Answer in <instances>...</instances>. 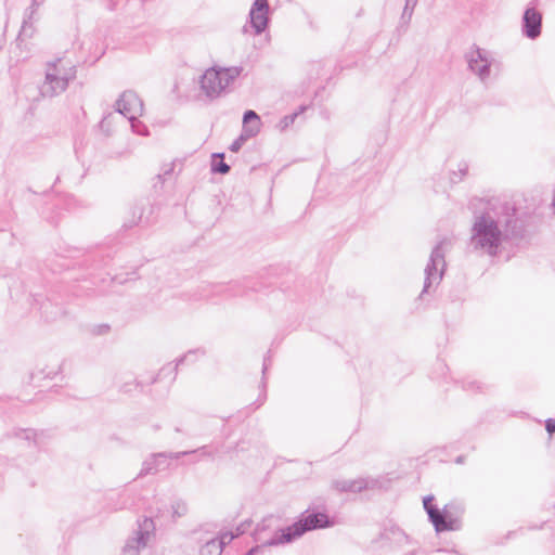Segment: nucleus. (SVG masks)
<instances>
[{"mask_svg": "<svg viewBox=\"0 0 555 555\" xmlns=\"http://www.w3.org/2000/svg\"><path fill=\"white\" fill-rule=\"evenodd\" d=\"M515 206L500 203L475 217L469 246L489 256H496L503 241H520L526 235L524 221L516 216Z\"/></svg>", "mask_w": 555, "mask_h": 555, "instance_id": "1", "label": "nucleus"}, {"mask_svg": "<svg viewBox=\"0 0 555 555\" xmlns=\"http://www.w3.org/2000/svg\"><path fill=\"white\" fill-rule=\"evenodd\" d=\"M336 524L335 516H331L326 511L325 500L319 498L298 516L296 521L285 528H280L260 545L249 548L245 555H256L269 546L291 543L307 532L332 528Z\"/></svg>", "mask_w": 555, "mask_h": 555, "instance_id": "2", "label": "nucleus"}, {"mask_svg": "<svg viewBox=\"0 0 555 555\" xmlns=\"http://www.w3.org/2000/svg\"><path fill=\"white\" fill-rule=\"evenodd\" d=\"M242 66L211 67L201 77V89L210 100L217 99L242 74Z\"/></svg>", "mask_w": 555, "mask_h": 555, "instance_id": "3", "label": "nucleus"}, {"mask_svg": "<svg viewBox=\"0 0 555 555\" xmlns=\"http://www.w3.org/2000/svg\"><path fill=\"white\" fill-rule=\"evenodd\" d=\"M466 506L461 501H451L438 511H430L429 521L437 533L446 531H460L464 527L463 517Z\"/></svg>", "mask_w": 555, "mask_h": 555, "instance_id": "4", "label": "nucleus"}, {"mask_svg": "<svg viewBox=\"0 0 555 555\" xmlns=\"http://www.w3.org/2000/svg\"><path fill=\"white\" fill-rule=\"evenodd\" d=\"M61 59L49 63L48 70L46 73V79L39 87V92L43 98H53L65 91L68 87L69 80L74 79L75 73L62 74V69L59 68Z\"/></svg>", "mask_w": 555, "mask_h": 555, "instance_id": "5", "label": "nucleus"}, {"mask_svg": "<svg viewBox=\"0 0 555 555\" xmlns=\"http://www.w3.org/2000/svg\"><path fill=\"white\" fill-rule=\"evenodd\" d=\"M442 245L443 242H439L430 253L429 260L425 268L424 285L420 297L428 293L434 284L438 285L443 278L447 263Z\"/></svg>", "mask_w": 555, "mask_h": 555, "instance_id": "6", "label": "nucleus"}, {"mask_svg": "<svg viewBox=\"0 0 555 555\" xmlns=\"http://www.w3.org/2000/svg\"><path fill=\"white\" fill-rule=\"evenodd\" d=\"M154 206L147 199L135 201L130 207L129 216L122 223L124 230H130L137 225L147 227L153 222Z\"/></svg>", "mask_w": 555, "mask_h": 555, "instance_id": "7", "label": "nucleus"}, {"mask_svg": "<svg viewBox=\"0 0 555 555\" xmlns=\"http://www.w3.org/2000/svg\"><path fill=\"white\" fill-rule=\"evenodd\" d=\"M115 109L122 116L127 117L131 127L134 128L135 117L143 112V101L132 90L124 91L115 103Z\"/></svg>", "mask_w": 555, "mask_h": 555, "instance_id": "8", "label": "nucleus"}, {"mask_svg": "<svg viewBox=\"0 0 555 555\" xmlns=\"http://www.w3.org/2000/svg\"><path fill=\"white\" fill-rule=\"evenodd\" d=\"M468 69L476 74L481 81H486L491 73V62L488 60L487 51L473 44L465 53Z\"/></svg>", "mask_w": 555, "mask_h": 555, "instance_id": "9", "label": "nucleus"}, {"mask_svg": "<svg viewBox=\"0 0 555 555\" xmlns=\"http://www.w3.org/2000/svg\"><path fill=\"white\" fill-rule=\"evenodd\" d=\"M238 443H236L234 447H225L223 442L210 443L202 446L191 451L175 452L173 456L175 460H178L185 455L198 454L201 457H207L211 461H215L217 459H221L224 454H229L231 452H238Z\"/></svg>", "mask_w": 555, "mask_h": 555, "instance_id": "10", "label": "nucleus"}, {"mask_svg": "<svg viewBox=\"0 0 555 555\" xmlns=\"http://www.w3.org/2000/svg\"><path fill=\"white\" fill-rule=\"evenodd\" d=\"M521 18V31L525 37L531 40H535L541 36L542 33V13L534 7V2L530 3Z\"/></svg>", "mask_w": 555, "mask_h": 555, "instance_id": "11", "label": "nucleus"}, {"mask_svg": "<svg viewBox=\"0 0 555 555\" xmlns=\"http://www.w3.org/2000/svg\"><path fill=\"white\" fill-rule=\"evenodd\" d=\"M269 2L268 0H255L249 11V22L256 35L262 34L269 23L268 18Z\"/></svg>", "mask_w": 555, "mask_h": 555, "instance_id": "12", "label": "nucleus"}, {"mask_svg": "<svg viewBox=\"0 0 555 555\" xmlns=\"http://www.w3.org/2000/svg\"><path fill=\"white\" fill-rule=\"evenodd\" d=\"M175 453H154L150 457H147L143 464L142 468L139 473V477L146 476V475H153L157 472L165 469L167 467V460L168 459H175Z\"/></svg>", "mask_w": 555, "mask_h": 555, "instance_id": "13", "label": "nucleus"}, {"mask_svg": "<svg viewBox=\"0 0 555 555\" xmlns=\"http://www.w3.org/2000/svg\"><path fill=\"white\" fill-rule=\"evenodd\" d=\"M149 524L153 525L152 519H145L144 525L145 529H140L137 531V535L132 539H129L124 546V553L130 555H138L139 551L142 547H145L150 538Z\"/></svg>", "mask_w": 555, "mask_h": 555, "instance_id": "14", "label": "nucleus"}, {"mask_svg": "<svg viewBox=\"0 0 555 555\" xmlns=\"http://www.w3.org/2000/svg\"><path fill=\"white\" fill-rule=\"evenodd\" d=\"M197 353L204 354V351L202 349H194L188 351L183 357L178 359L177 363H167L165 364L157 373L156 377L153 379V382H163L166 379L175 380L177 377V370L180 364H182L188 358L195 357Z\"/></svg>", "mask_w": 555, "mask_h": 555, "instance_id": "15", "label": "nucleus"}, {"mask_svg": "<svg viewBox=\"0 0 555 555\" xmlns=\"http://www.w3.org/2000/svg\"><path fill=\"white\" fill-rule=\"evenodd\" d=\"M379 537L380 540L395 546H402L410 542L409 535L400 527L396 525L385 527L380 532Z\"/></svg>", "mask_w": 555, "mask_h": 555, "instance_id": "16", "label": "nucleus"}, {"mask_svg": "<svg viewBox=\"0 0 555 555\" xmlns=\"http://www.w3.org/2000/svg\"><path fill=\"white\" fill-rule=\"evenodd\" d=\"M234 539L233 532H224L220 539L212 538L199 548V555H220L227 543Z\"/></svg>", "mask_w": 555, "mask_h": 555, "instance_id": "17", "label": "nucleus"}, {"mask_svg": "<svg viewBox=\"0 0 555 555\" xmlns=\"http://www.w3.org/2000/svg\"><path fill=\"white\" fill-rule=\"evenodd\" d=\"M261 120L259 115L253 111L247 109L243 115V129L246 135L256 137L260 132Z\"/></svg>", "mask_w": 555, "mask_h": 555, "instance_id": "18", "label": "nucleus"}, {"mask_svg": "<svg viewBox=\"0 0 555 555\" xmlns=\"http://www.w3.org/2000/svg\"><path fill=\"white\" fill-rule=\"evenodd\" d=\"M362 482L357 479H336L332 481V489L338 493H360Z\"/></svg>", "mask_w": 555, "mask_h": 555, "instance_id": "19", "label": "nucleus"}, {"mask_svg": "<svg viewBox=\"0 0 555 555\" xmlns=\"http://www.w3.org/2000/svg\"><path fill=\"white\" fill-rule=\"evenodd\" d=\"M231 293V295H238L240 292L234 291L232 287H229L224 284H206L201 287V298H210L214 295H221L224 293Z\"/></svg>", "mask_w": 555, "mask_h": 555, "instance_id": "20", "label": "nucleus"}, {"mask_svg": "<svg viewBox=\"0 0 555 555\" xmlns=\"http://www.w3.org/2000/svg\"><path fill=\"white\" fill-rule=\"evenodd\" d=\"M210 166L212 173L227 175L231 170V167L224 162V153H214Z\"/></svg>", "mask_w": 555, "mask_h": 555, "instance_id": "21", "label": "nucleus"}, {"mask_svg": "<svg viewBox=\"0 0 555 555\" xmlns=\"http://www.w3.org/2000/svg\"><path fill=\"white\" fill-rule=\"evenodd\" d=\"M360 481L362 482L361 492L364 490L383 489L386 483L383 479L373 477L360 478Z\"/></svg>", "mask_w": 555, "mask_h": 555, "instance_id": "22", "label": "nucleus"}, {"mask_svg": "<svg viewBox=\"0 0 555 555\" xmlns=\"http://www.w3.org/2000/svg\"><path fill=\"white\" fill-rule=\"evenodd\" d=\"M117 496V502L112 505L115 511L127 508L131 505L130 494L125 490L119 493H114Z\"/></svg>", "mask_w": 555, "mask_h": 555, "instance_id": "23", "label": "nucleus"}, {"mask_svg": "<svg viewBox=\"0 0 555 555\" xmlns=\"http://www.w3.org/2000/svg\"><path fill=\"white\" fill-rule=\"evenodd\" d=\"M172 518H180L188 513V504L185 501L178 499L171 503Z\"/></svg>", "mask_w": 555, "mask_h": 555, "instance_id": "24", "label": "nucleus"}, {"mask_svg": "<svg viewBox=\"0 0 555 555\" xmlns=\"http://www.w3.org/2000/svg\"><path fill=\"white\" fill-rule=\"evenodd\" d=\"M417 3V0H405V5L403 8V12L401 15V22L408 25L412 18L414 8Z\"/></svg>", "mask_w": 555, "mask_h": 555, "instance_id": "25", "label": "nucleus"}, {"mask_svg": "<svg viewBox=\"0 0 555 555\" xmlns=\"http://www.w3.org/2000/svg\"><path fill=\"white\" fill-rule=\"evenodd\" d=\"M468 165L465 162H462L459 165V171H452L450 175L451 183H459L463 180V178L467 175Z\"/></svg>", "mask_w": 555, "mask_h": 555, "instance_id": "26", "label": "nucleus"}, {"mask_svg": "<svg viewBox=\"0 0 555 555\" xmlns=\"http://www.w3.org/2000/svg\"><path fill=\"white\" fill-rule=\"evenodd\" d=\"M14 436L16 438L24 439L28 442H30L31 440H34L36 442L35 439L37 436V431L33 428H21V429L14 430Z\"/></svg>", "mask_w": 555, "mask_h": 555, "instance_id": "27", "label": "nucleus"}, {"mask_svg": "<svg viewBox=\"0 0 555 555\" xmlns=\"http://www.w3.org/2000/svg\"><path fill=\"white\" fill-rule=\"evenodd\" d=\"M274 521V518L273 516H269V517H266L261 520V522H259L255 529V532H254V535H255V540L256 541H260V534L270 528L271 526V522Z\"/></svg>", "mask_w": 555, "mask_h": 555, "instance_id": "28", "label": "nucleus"}, {"mask_svg": "<svg viewBox=\"0 0 555 555\" xmlns=\"http://www.w3.org/2000/svg\"><path fill=\"white\" fill-rule=\"evenodd\" d=\"M306 109L305 106H300L299 109L293 114L284 116L280 121V127L282 130H285L291 125L294 124L295 119L298 117L299 114H301Z\"/></svg>", "mask_w": 555, "mask_h": 555, "instance_id": "29", "label": "nucleus"}, {"mask_svg": "<svg viewBox=\"0 0 555 555\" xmlns=\"http://www.w3.org/2000/svg\"><path fill=\"white\" fill-rule=\"evenodd\" d=\"M254 138L253 135H246V132L242 131V133L238 135V138H236L232 144L230 145L229 150L231 152H234V153H237L243 144L248 140V139H251Z\"/></svg>", "mask_w": 555, "mask_h": 555, "instance_id": "30", "label": "nucleus"}, {"mask_svg": "<svg viewBox=\"0 0 555 555\" xmlns=\"http://www.w3.org/2000/svg\"><path fill=\"white\" fill-rule=\"evenodd\" d=\"M267 384H261L259 386V395L255 402L251 403L253 410L259 409L264 401L267 400Z\"/></svg>", "mask_w": 555, "mask_h": 555, "instance_id": "31", "label": "nucleus"}, {"mask_svg": "<svg viewBox=\"0 0 555 555\" xmlns=\"http://www.w3.org/2000/svg\"><path fill=\"white\" fill-rule=\"evenodd\" d=\"M435 496L433 494H428L423 498V506L427 516L429 517L430 511H438V507L434 504Z\"/></svg>", "mask_w": 555, "mask_h": 555, "instance_id": "32", "label": "nucleus"}, {"mask_svg": "<svg viewBox=\"0 0 555 555\" xmlns=\"http://www.w3.org/2000/svg\"><path fill=\"white\" fill-rule=\"evenodd\" d=\"M251 526V520L247 519L243 522H241L236 528H235V533H233L234 538L236 537H240L244 533L247 532V530L250 528Z\"/></svg>", "mask_w": 555, "mask_h": 555, "instance_id": "33", "label": "nucleus"}, {"mask_svg": "<svg viewBox=\"0 0 555 555\" xmlns=\"http://www.w3.org/2000/svg\"><path fill=\"white\" fill-rule=\"evenodd\" d=\"M173 169H175V164L173 163L169 164L168 166H166L163 173H158L156 176L157 180L160 183H163L165 181V177L171 175L173 172Z\"/></svg>", "mask_w": 555, "mask_h": 555, "instance_id": "34", "label": "nucleus"}, {"mask_svg": "<svg viewBox=\"0 0 555 555\" xmlns=\"http://www.w3.org/2000/svg\"><path fill=\"white\" fill-rule=\"evenodd\" d=\"M28 30H31V24H29L28 21L24 18L17 39L21 40L23 36H31V31L28 34Z\"/></svg>", "mask_w": 555, "mask_h": 555, "instance_id": "35", "label": "nucleus"}, {"mask_svg": "<svg viewBox=\"0 0 555 555\" xmlns=\"http://www.w3.org/2000/svg\"><path fill=\"white\" fill-rule=\"evenodd\" d=\"M544 423H545V430L547 431V434L550 436L555 435V418L550 417V418L545 420Z\"/></svg>", "mask_w": 555, "mask_h": 555, "instance_id": "36", "label": "nucleus"}, {"mask_svg": "<svg viewBox=\"0 0 555 555\" xmlns=\"http://www.w3.org/2000/svg\"><path fill=\"white\" fill-rule=\"evenodd\" d=\"M134 124L135 126L134 128H132L134 132L140 134H147V128L144 125H142L137 118L134 120Z\"/></svg>", "mask_w": 555, "mask_h": 555, "instance_id": "37", "label": "nucleus"}, {"mask_svg": "<svg viewBox=\"0 0 555 555\" xmlns=\"http://www.w3.org/2000/svg\"><path fill=\"white\" fill-rule=\"evenodd\" d=\"M111 330L109 325L108 324H102V325H99L98 326V331H96V334L99 335H103V334H106L108 333V331Z\"/></svg>", "mask_w": 555, "mask_h": 555, "instance_id": "38", "label": "nucleus"}, {"mask_svg": "<svg viewBox=\"0 0 555 555\" xmlns=\"http://www.w3.org/2000/svg\"><path fill=\"white\" fill-rule=\"evenodd\" d=\"M455 463L456 464H464L465 463V456L464 455L456 456Z\"/></svg>", "mask_w": 555, "mask_h": 555, "instance_id": "39", "label": "nucleus"}, {"mask_svg": "<svg viewBox=\"0 0 555 555\" xmlns=\"http://www.w3.org/2000/svg\"><path fill=\"white\" fill-rule=\"evenodd\" d=\"M267 361H268V357H266V358L263 359V369H262V374H263V375H264L266 370H267V367H268Z\"/></svg>", "mask_w": 555, "mask_h": 555, "instance_id": "40", "label": "nucleus"}, {"mask_svg": "<svg viewBox=\"0 0 555 555\" xmlns=\"http://www.w3.org/2000/svg\"><path fill=\"white\" fill-rule=\"evenodd\" d=\"M404 555H415V551L408 552Z\"/></svg>", "mask_w": 555, "mask_h": 555, "instance_id": "41", "label": "nucleus"}, {"mask_svg": "<svg viewBox=\"0 0 555 555\" xmlns=\"http://www.w3.org/2000/svg\"><path fill=\"white\" fill-rule=\"evenodd\" d=\"M450 552L453 553V554L460 555V553L457 551H455V550H451Z\"/></svg>", "mask_w": 555, "mask_h": 555, "instance_id": "42", "label": "nucleus"}, {"mask_svg": "<svg viewBox=\"0 0 555 555\" xmlns=\"http://www.w3.org/2000/svg\"><path fill=\"white\" fill-rule=\"evenodd\" d=\"M228 420H229V417H227V418H223V424H224L225 422H228Z\"/></svg>", "mask_w": 555, "mask_h": 555, "instance_id": "43", "label": "nucleus"}]
</instances>
